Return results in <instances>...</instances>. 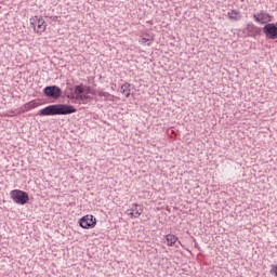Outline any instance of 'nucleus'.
Wrapping results in <instances>:
<instances>
[{
  "mask_svg": "<svg viewBox=\"0 0 277 277\" xmlns=\"http://www.w3.org/2000/svg\"><path fill=\"white\" fill-rule=\"evenodd\" d=\"M77 114V108L67 104H53L39 110L40 116H68Z\"/></svg>",
  "mask_w": 277,
  "mask_h": 277,
  "instance_id": "1",
  "label": "nucleus"
},
{
  "mask_svg": "<svg viewBox=\"0 0 277 277\" xmlns=\"http://www.w3.org/2000/svg\"><path fill=\"white\" fill-rule=\"evenodd\" d=\"M30 29L36 34H43L47 30V22L38 15L30 18Z\"/></svg>",
  "mask_w": 277,
  "mask_h": 277,
  "instance_id": "2",
  "label": "nucleus"
},
{
  "mask_svg": "<svg viewBox=\"0 0 277 277\" xmlns=\"http://www.w3.org/2000/svg\"><path fill=\"white\" fill-rule=\"evenodd\" d=\"M11 198L16 205H27L29 202V195L23 190H12Z\"/></svg>",
  "mask_w": 277,
  "mask_h": 277,
  "instance_id": "3",
  "label": "nucleus"
},
{
  "mask_svg": "<svg viewBox=\"0 0 277 277\" xmlns=\"http://www.w3.org/2000/svg\"><path fill=\"white\" fill-rule=\"evenodd\" d=\"M43 94L47 98H62V89L57 85H49L43 89Z\"/></svg>",
  "mask_w": 277,
  "mask_h": 277,
  "instance_id": "4",
  "label": "nucleus"
},
{
  "mask_svg": "<svg viewBox=\"0 0 277 277\" xmlns=\"http://www.w3.org/2000/svg\"><path fill=\"white\" fill-rule=\"evenodd\" d=\"M263 31L268 40H277V25L269 23L264 25Z\"/></svg>",
  "mask_w": 277,
  "mask_h": 277,
  "instance_id": "5",
  "label": "nucleus"
},
{
  "mask_svg": "<svg viewBox=\"0 0 277 277\" xmlns=\"http://www.w3.org/2000/svg\"><path fill=\"white\" fill-rule=\"evenodd\" d=\"M81 228H94L96 226V217L94 215H84L80 219Z\"/></svg>",
  "mask_w": 277,
  "mask_h": 277,
  "instance_id": "6",
  "label": "nucleus"
},
{
  "mask_svg": "<svg viewBox=\"0 0 277 277\" xmlns=\"http://www.w3.org/2000/svg\"><path fill=\"white\" fill-rule=\"evenodd\" d=\"M253 21H255V23H260V25H265V23L272 22V15L265 11H262L260 13L253 14Z\"/></svg>",
  "mask_w": 277,
  "mask_h": 277,
  "instance_id": "7",
  "label": "nucleus"
},
{
  "mask_svg": "<svg viewBox=\"0 0 277 277\" xmlns=\"http://www.w3.org/2000/svg\"><path fill=\"white\" fill-rule=\"evenodd\" d=\"M142 213H144V208L137 203L132 205V208L126 211L130 217H140Z\"/></svg>",
  "mask_w": 277,
  "mask_h": 277,
  "instance_id": "8",
  "label": "nucleus"
},
{
  "mask_svg": "<svg viewBox=\"0 0 277 277\" xmlns=\"http://www.w3.org/2000/svg\"><path fill=\"white\" fill-rule=\"evenodd\" d=\"M247 34L250 38H256L261 34V28L256 27L254 24L249 23L247 25Z\"/></svg>",
  "mask_w": 277,
  "mask_h": 277,
  "instance_id": "9",
  "label": "nucleus"
},
{
  "mask_svg": "<svg viewBox=\"0 0 277 277\" xmlns=\"http://www.w3.org/2000/svg\"><path fill=\"white\" fill-rule=\"evenodd\" d=\"M130 88H131V83H124L120 88V92H121V94H124L126 98H129V96H131V89Z\"/></svg>",
  "mask_w": 277,
  "mask_h": 277,
  "instance_id": "10",
  "label": "nucleus"
},
{
  "mask_svg": "<svg viewBox=\"0 0 277 277\" xmlns=\"http://www.w3.org/2000/svg\"><path fill=\"white\" fill-rule=\"evenodd\" d=\"M177 239L179 238L176 236L172 235V234H168L166 236L167 245L170 246V247L174 246V243H176Z\"/></svg>",
  "mask_w": 277,
  "mask_h": 277,
  "instance_id": "11",
  "label": "nucleus"
},
{
  "mask_svg": "<svg viewBox=\"0 0 277 277\" xmlns=\"http://www.w3.org/2000/svg\"><path fill=\"white\" fill-rule=\"evenodd\" d=\"M227 14H228V18H229L230 21H239V18H240V16H239L240 12L237 11V10H232V11L228 12Z\"/></svg>",
  "mask_w": 277,
  "mask_h": 277,
  "instance_id": "12",
  "label": "nucleus"
},
{
  "mask_svg": "<svg viewBox=\"0 0 277 277\" xmlns=\"http://www.w3.org/2000/svg\"><path fill=\"white\" fill-rule=\"evenodd\" d=\"M84 87L83 84H79V85H76L75 87V90H74V94H76V96H80L82 94H84Z\"/></svg>",
  "mask_w": 277,
  "mask_h": 277,
  "instance_id": "13",
  "label": "nucleus"
},
{
  "mask_svg": "<svg viewBox=\"0 0 277 277\" xmlns=\"http://www.w3.org/2000/svg\"><path fill=\"white\" fill-rule=\"evenodd\" d=\"M38 105H40V103L36 102V101H31L28 104H26L27 109H36V107H38Z\"/></svg>",
  "mask_w": 277,
  "mask_h": 277,
  "instance_id": "14",
  "label": "nucleus"
},
{
  "mask_svg": "<svg viewBox=\"0 0 277 277\" xmlns=\"http://www.w3.org/2000/svg\"><path fill=\"white\" fill-rule=\"evenodd\" d=\"M65 95L67 98H70L71 101L75 100V94H72V88H69L65 91Z\"/></svg>",
  "mask_w": 277,
  "mask_h": 277,
  "instance_id": "15",
  "label": "nucleus"
},
{
  "mask_svg": "<svg viewBox=\"0 0 277 277\" xmlns=\"http://www.w3.org/2000/svg\"><path fill=\"white\" fill-rule=\"evenodd\" d=\"M75 98H76V101H81L82 103H84V101H88V98H90V96L82 94V95L76 96Z\"/></svg>",
  "mask_w": 277,
  "mask_h": 277,
  "instance_id": "16",
  "label": "nucleus"
},
{
  "mask_svg": "<svg viewBox=\"0 0 277 277\" xmlns=\"http://www.w3.org/2000/svg\"><path fill=\"white\" fill-rule=\"evenodd\" d=\"M97 96H101V97H104V98H109V96H111V94H109L108 92L100 91L97 93Z\"/></svg>",
  "mask_w": 277,
  "mask_h": 277,
  "instance_id": "17",
  "label": "nucleus"
},
{
  "mask_svg": "<svg viewBox=\"0 0 277 277\" xmlns=\"http://www.w3.org/2000/svg\"><path fill=\"white\" fill-rule=\"evenodd\" d=\"M84 94H95L92 87H84Z\"/></svg>",
  "mask_w": 277,
  "mask_h": 277,
  "instance_id": "18",
  "label": "nucleus"
},
{
  "mask_svg": "<svg viewBox=\"0 0 277 277\" xmlns=\"http://www.w3.org/2000/svg\"><path fill=\"white\" fill-rule=\"evenodd\" d=\"M271 274H274V276L277 277V264L276 265H272Z\"/></svg>",
  "mask_w": 277,
  "mask_h": 277,
  "instance_id": "19",
  "label": "nucleus"
},
{
  "mask_svg": "<svg viewBox=\"0 0 277 277\" xmlns=\"http://www.w3.org/2000/svg\"><path fill=\"white\" fill-rule=\"evenodd\" d=\"M146 42H148V39H146V38H142V39H141V43H142V44H146Z\"/></svg>",
  "mask_w": 277,
  "mask_h": 277,
  "instance_id": "20",
  "label": "nucleus"
}]
</instances>
